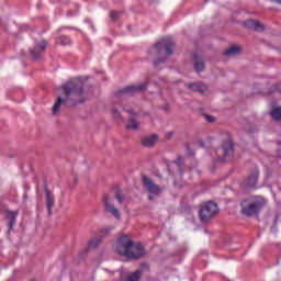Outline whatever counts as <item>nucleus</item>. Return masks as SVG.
Wrapping results in <instances>:
<instances>
[{"mask_svg": "<svg viewBox=\"0 0 281 281\" xmlns=\"http://www.w3.org/2000/svg\"><path fill=\"white\" fill-rule=\"evenodd\" d=\"M100 243H102V239L100 238H92L88 241V249H95V247L100 246Z\"/></svg>", "mask_w": 281, "mask_h": 281, "instance_id": "21", "label": "nucleus"}, {"mask_svg": "<svg viewBox=\"0 0 281 281\" xmlns=\"http://www.w3.org/2000/svg\"><path fill=\"white\" fill-rule=\"evenodd\" d=\"M59 43H60V45L67 46L71 43V40L67 35H61L59 37Z\"/></svg>", "mask_w": 281, "mask_h": 281, "instance_id": "23", "label": "nucleus"}, {"mask_svg": "<svg viewBox=\"0 0 281 281\" xmlns=\"http://www.w3.org/2000/svg\"><path fill=\"white\" fill-rule=\"evenodd\" d=\"M239 46H232L224 53V56H236V54H239Z\"/></svg>", "mask_w": 281, "mask_h": 281, "instance_id": "19", "label": "nucleus"}, {"mask_svg": "<svg viewBox=\"0 0 281 281\" xmlns=\"http://www.w3.org/2000/svg\"><path fill=\"white\" fill-rule=\"evenodd\" d=\"M157 139H159V136H157V134H153V135H149V136H145L142 139V144L146 148H153V146H155V144H157Z\"/></svg>", "mask_w": 281, "mask_h": 281, "instance_id": "16", "label": "nucleus"}, {"mask_svg": "<svg viewBox=\"0 0 281 281\" xmlns=\"http://www.w3.org/2000/svg\"><path fill=\"white\" fill-rule=\"evenodd\" d=\"M164 48L167 56H171L172 52H175V42L172 41V37L167 36L161 38L158 43H156L153 46L150 53L153 54L154 52L155 54L160 55L161 52H164Z\"/></svg>", "mask_w": 281, "mask_h": 281, "instance_id": "4", "label": "nucleus"}, {"mask_svg": "<svg viewBox=\"0 0 281 281\" xmlns=\"http://www.w3.org/2000/svg\"><path fill=\"white\" fill-rule=\"evenodd\" d=\"M148 199H149V201H153V196L151 195H149Z\"/></svg>", "mask_w": 281, "mask_h": 281, "instance_id": "34", "label": "nucleus"}, {"mask_svg": "<svg viewBox=\"0 0 281 281\" xmlns=\"http://www.w3.org/2000/svg\"><path fill=\"white\" fill-rule=\"evenodd\" d=\"M276 157H281V153L278 151V153L276 154Z\"/></svg>", "mask_w": 281, "mask_h": 281, "instance_id": "33", "label": "nucleus"}, {"mask_svg": "<svg viewBox=\"0 0 281 281\" xmlns=\"http://www.w3.org/2000/svg\"><path fill=\"white\" fill-rule=\"evenodd\" d=\"M216 214H218V204L214 202H207L200 210V218L202 223H207V221H212V218H214Z\"/></svg>", "mask_w": 281, "mask_h": 281, "instance_id": "5", "label": "nucleus"}, {"mask_svg": "<svg viewBox=\"0 0 281 281\" xmlns=\"http://www.w3.org/2000/svg\"><path fill=\"white\" fill-rule=\"evenodd\" d=\"M112 114L114 115L115 120H120V112L117 110H112Z\"/></svg>", "mask_w": 281, "mask_h": 281, "instance_id": "28", "label": "nucleus"}, {"mask_svg": "<svg viewBox=\"0 0 281 281\" xmlns=\"http://www.w3.org/2000/svg\"><path fill=\"white\" fill-rule=\"evenodd\" d=\"M103 205L108 214H112V216H114V218H116L117 221L122 218V215L120 214V210H117V207L113 205V203L111 202V199H109V195H105L103 198Z\"/></svg>", "mask_w": 281, "mask_h": 281, "instance_id": "8", "label": "nucleus"}, {"mask_svg": "<svg viewBox=\"0 0 281 281\" xmlns=\"http://www.w3.org/2000/svg\"><path fill=\"white\" fill-rule=\"evenodd\" d=\"M144 271L143 270H136L134 272H125L121 274V281H139L142 280Z\"/></svg>", "mask_w": 281, "mask_h": 281, "instance_id": "12", "label": "nucleus"}, {"mask_svg": "<svg viewBox=\"0 0 281 281\" xmlns=\"http://www.w3.org/2000/svg\"><path fill=\"white\" fill-rule=\"evenodd\" d=\"M45 49H47V41L42 40L36 42L34 48L31 49V56L38 59L41 56H43V54H45Z\"/></svg>", "mask_w": 281, "mask_h": 281, "instance_id": "10", "label": "nucleus"}, {"mask_svg": "<svg viewBox=\"0 0 281 281\" xmlns=\"http://www.w3.org/2000/svg\"><path fill=\"white\" fill-rule=\"evenodd\" d=\"M114 196H115L117 203H120V204L124 203V194H122L121 191H116Z\"/></svg>", "mask_w": 281, "mask_h": 281, "instance_id": "25", "label": "nucleus"}, {"mask_svg": "<svg viewBox=\"0 0 281 281\" xmlns=\"http://www.w3.org/2000/svg\"><path fill=\"white\" fill-rule=\"evenodd\" d=\"M213 121H214V116L206 115V122H213Z\"/></svg>", "mask_w": 281, "mask_h": 281, "instance_id": "30", "label": "nucleus"}, {"mask_svg": "<svg viewBox=\"0 0 281 281\" xmlns=\"http://www.w3.org/2000/svg\"><path fill=\"white\" fill-rule=\"evenodd\" d=\"M263 206L265 204L262 203V200H260L259 198H249L243 200L241 212L246 216H258Z\"/></svg>", "mask_w": 281, "mask_h": 281, "instance_id": "3", "label": "nucleus"}, {"mask_svg": "<svg viewBox=\"0 0 281 281\" xmlns=\"http://www.w3.org/2000/svg\"><path fill=\"white\" fill-rule=\"evenodd\" d=\"M5 216L9 221V229L8 234L14 229V225H16V216H19V211H7Z\"/></svg>", "mask_w": 281, "mask_h": 281, "instance_id": "15", "label": "nucleus"}, {"mask_svg": "<svg viewBox=\"0 0 281 281\" xmlns=\"http://www.w3.org/2000/svg\"><path fill=\"white\" fill-rule=\"evenodd\" d=\"M140 267H142V269H140L139 271H144L145 269H149V268H150V266H148L147 262H143V263L140 265Z\"/></svg>", "mask_w": 281, "mask_h": 281, "instance_id": "29", "label": "nucleus"}, {"mask_svg": "<svg viewBox=\"0 0 281 281\" xmlns=\"http://www.w3.org/2000/svg\"><path fill=\"white\" fill-rule=\"evenodd\" d=\"M112 229H113V227H111V226L104 227L100 231L99 236H106V235L111 234Z\"/></svg>", "mask_w": 281, "mask_h": 281, "instance_id": "24", "label": "nucleus"}, {"mask_svg": "<svg viewBox=\"0 0 281 281\" xmlns=\"http://www.w3.org/2000/svg\"><path fill=\"white\" fill-rule=\"evenodd\" d=\"M175 164H176V166H178V168H181V164H183V158L178 157V158L175 160Z\"/></svg>", "mask_w": 281, "mask_h": 281, "instance_id": "27", "label": "nucleus"}, {"mask_svg": "<svg viewBox=\"0 0 281 281\" xmlns=\"http://www.w3.org/2000/svg\"><path fill=\"white\" fill-rule=\"evenodd\" d=\"M159 63H164V59H157V60L154 63L155 67H157V65H159Z\"/></svg>", "mask_w": 281, "mask_h": 281, "instance_id": "31", "label": "nucleus"}, {"mask_svg": "<svg viewBox=\"0 0 281 281\" xmlns=\"http://www.w3.org/2000/svg\"><path fill=\"white\" fill-rule=\"evenodd\" d=\"M194 69H195V71H198V74L203 71V69H205V64L203 63V60L196 59V61L194 64Z\"/></svg>", "mask_w": 281, "mask_h": 281, "instance_id": "22", "label": "nucleus"}, {"mask_svg": "<svg viewBox=\"0 0 281 281\" xmlns=\"http://www.w3.org/2000/svg\"><path fill=\"white\" fill-rule=\"evenodd\" d=\"M234 157V143L231 139L223 144V159L222 161H232Z\"/></svg>", "mask_w": 281, "mask_h": 281, "instance_id": "11", "label": "nucleus"}, {"mask_svg": "<svg viewBox=\"0 0 281 281\" xmlns=\"http://www.w3.org/2000/svg\"><path fill=\"white\" fill-rule=\"evenodd\" d=\"M148 89V82L135 83L127 86L116 93V98H124L126 95H135V93H142Z\"/></svg>", "mask_w": 281, "mask_h": 281, "instance_id": "6", "label": "nucleus"}, {"mask_svg": "<svg viewBox=\"0 0 281 281\" xmlns=\"http://www.w3.org/2000/svg\"><path fill=\"white\" fill-rule=\"evenodd\" d=\"M127 113H130V122L126 125L127 131H137L139 128V122L135 120L137 114L133 113V110H125Z\"/></svg>", "mask_w": 281, "mask_h": 281, "instance_id": "14", "label": "nucleus"}, {"mask_svg": "<svg viewBox=\"0 0 281 281\" xmlns=\"http://www.w3.org/2000/svg\"><path fill=\"white\" fill-rule=\"evenodd\" d=\"M45 196H46L47 212H48V215L52 216V214H53L52 210L56 205V198L54 196V193H52V191H49V189L45 190Z\"/></svg>", "mask_w": 281, "mask_h": 281, "instance_id": "13", "label": "nucleus"}, {"mask_svg": "<svg viewBox=\"0 0 281 281\" xmlns=\"http://www.w3.org/2000/svg\"><path fill=\"white\" fill-rule=\"evenodd\" d=\"M259 175L260 171L258 170V168H254L249 176L244 180V188H256V186L258 184Z\"/></svg>", "mask_w": 281, "mask_h": 281, "instance_id": "9", "label": "nucleus"}, {"mask_svg": "<svg viewBox=\"0 0 281 281\" xmlns=\"http://www.w3.org/2000/svg\"><path fill=\"white\" fill-rule=\"evenodd\" d=\"M188 89H191V91H198V93H204L207 91V86L204 83H188Z\"/></svg>", "mask_w": 281, "mask_h": 281, "instance_id": "18", "label": "nucleus"}, {"mask_svg": "<svg viewBox=\"0 0 281 281\" xmlns=\"http://www.w3.org/2000/svg\"><path fill=\"white\" fill-rule=\"evenodd\" d=\"M65 98H57L55 104L53 105L52 115H58L60 111V105L67 104V106H76L77 104H82L85 102V82L82 79L77 78L68 81L66 85L61 86Z\"/></svg>", "mask_w": 281, "mask_h": 281, "instance_id": "1", "label": "nucleus"}, {"mask_svg": "<svg viewBox=\"0 0 281 281\" xmlns=\"http://www.w3.org/2000/svg\"><path fill=\"white\" fill-rule=\"evenodd\" d=\"M117 16H120V12H117V11L110 12V18L112 21H115L117 19Z\"/></svg>", "mask_w": 281, "mask_h": 281, "instance_id": "26", "label": "nucleus"}, {"mask_svg": "<svg viewBox=\"0 0 281 281\" xmlns=\"http://www.w3.org/2000/svg\"><path fill=\"white\" fill-rule=\"evenodd\" d=\"M271 116H272V120H276L277 122H280V120H281V106L272 109Z\"/></svg>", "mask_w": 281, "mask_h": 281, "instance_id": "20", "label": "nucleus"}, {"mask_svg": "<svg viewBox=\"0 0 281 281\" xmlns=\"http://www.w3.org/2000/svg\"><path fill=\"white\" fill-rule=\"evenodd\" d=\"M115 251L119 256H124L130 260H139L146 254L144 245L140 243H134L128 235H122L119 237L115 246Z\"/></svg>", "mask_w": 281, "mask_h": 281, "instance_id": "2", "label": "nucleus"}, {"mask_svg": "<svg viewBox=\"0 0 281 281\" xmlns=\"http://www.w3.org/2000/svg\"><path fill=\"white\" fill-rule=\"evenodd\" d=\"M273 3H279L281 5V0H271Z\"/></svg>", "mask_w": 281, "mask_h": 281, "instance_id": "32", "label": "nucleus"}, {"mask_svg": "<svg viewBox=\"0 0 281 281\" xmlns=\"http://www.w3.org/2000/svg\"><path fill=\"white\" fill-rule=\"evenodd\" d=\"M143 186L147 190V192H149V194H155L156 196H158V194L161 192V187L153 182V180L148 178V176H143Z\"/></svg>", "mask_w": 281, "mask_h": 281, "instance_id": "7", "label": "nucleus"}, {"mask_svg": "<svg viewBox=\"0 0 281 281\" xmlns=\"http://www.w3.org/2000/svg\"><path fill=\"white\" fill-rule=\"evenodd\" d=\"M245 27H248L249 30H255L256 32H262V30H265V26L255 20H247L244 23Z\"/></svg>", "mask_w": 281, "mask_h": 281, "instance_id": "17", "label": "nucleus"}]
</instances>
